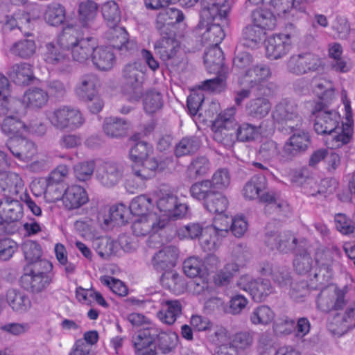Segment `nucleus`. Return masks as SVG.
I'll return each instance as SVG.
<instances>
[{"label": "nucleus", "instance_id": "obj_1", "mask_svg": "<svg viewBox=\"0 0 355 355\" xmlns=\"http://www.w3.org/2000/svg\"><path fill=\"white\" fill-rule=\"evenodd\" d=\"M235 109L231 107L224 111L214 121L211 129L214 139L225 146H232L236 141H250L259 134V127L250 123L239 125L234 118Z\"/></svg>", "mask_w": 355, "mask_h": 355}, {"label": "nucleus", "instance_id": "obj_2", "mask_svg": "<svg viewBox=\"0 0 355 355\" xmlns=\"http://www.w3.org/2000/svg\"><path fill=\"white\" fill-rule=\"evenodd\" d=\"M179 337L172 331H164L150 324L138 331L132 338V342L137 355H155L171 353L177 346Z\"/></svg>", "mask_w": 355, "mask_h": 355}, {"label": "nucleus", "instance_id": "obj_3", "mask_svg": "<svg viewBox=\"0 0 355 355\" xmlns=\"http://www.w3.org/2000/svg\"><path fill=\"white\" fill-rule=\"evenodd\" d=\"M60 43L71 50L73 59L80 63L90 60L94 50L97 46V40L89 37L78 40L76 31L71 28H64L60 35Z\"/></svg>", "mask_w": 355, "mask_h": 355}, {"label": "nucleus", "instance_id": "obj_4", "mask_svg": "<svg viewBox=\"0 0 355 355\" xmlns=\"http://www.w3.org/2000/svg\"><path fill=\"white\" fill-rule=\"evenodd\" d=\"M47 119L56 130H76L82 126L85 120L81 112L71 106H61L47 114Z\"/></svg>", "mask_w": 355, "mask_h": 355}, {"label": "nucleus", "instance_id": "obj_5", "mask_svg": "<svg viewBox=\"0 0 355 355\" xmlns=\"http://www.w3.org/2000/svg\"><path fill=\"white\" fill-rule=\"evenodd\" d=\"M7 205L0 216V234H14L19 231L22 225L20 222L24 216L22 204L17 200H6Z\"/></svg>", "mask_w": 355, "mask_h": 355}, {"label": "nucleus", "instance_id": "obj_6", "mask_svg": "<svg viewBox=\"0 0 355 355\" xmlns=\"http://www.w3.org/2000/svg\"><path fill=\"white\" fill-rule=\"evenodd\" d=\"M293 44V34L285 33H272L265 40L266 57L270 60L282 59L290 52Z\"/></svg>", "mask_w": 355, "mask_h": 355}, {"label": "nucleus", "instance_id": "obj_7", "mask_svg": "<svg viewBox=\"0 0 355 355\" xmlns=\"http://www.w3.org/2000/svg\"><path fill=\"white\" fill-rule=\"evenodd\" d=\"M348 300L345 289L325 288L318 296L317 306L324 312L342 310L348 304Z\"/></svg>", "mask_w": 355, "mask_h": 355}, {"label": "nucleus", "instance_id": "obj_8", "mask_svg": "<svg viewBox=\"0 0 355 355\" xmlns=\"http://www.w3.org/2000/svg\"><path fill=\"white\" fill-rule=\"evenodd\" d=\"M272 76V72L268 65L257 64L245 71V73L239 77L241 86L254 88L263 87Z\"/></svg>", "mask_w": 355, "mask_h": 355}, {"label": "nucleus", "instance_id": "obj_9", "mask_svg": "<svg viewBox=\"0 0 355 355\" xmlns=\"http://www.w3.org/2000/svg\"><path fill=\"white\" fill-rule=\"evenodd\" d=\"M272 117L279 123H286L291 130L297 129L302 122L297 105L287 99L282 100L277 105L272 112Z\"/></svg>", "mask_w": 355, "mask_h": 355}, {"label": "nucleus", "instance_id": "obj_10", "mask_svg": "<svg viewBox=\"0 0 355 355\" xmlns=\"http://www.w3.org/2000/svg\"><path fill=\"white\" fill-rule=\"evenodd\" d=\"M321 66L322 60L320 58L311 53L293 55L288 61L289 71L297 75L315 71Z\"/></svg>", "mask_w": 355, "mask_h": 355}, {"label": "nucleus", "instance_id": "obj_11", "mask_svg": "<svg viewBox=\"0 0 355 355\" xmlns=\"http://www.w3.org/2000/svg\"><path fill=\"white\" fill-rule=\"evenodd\" d=\"M237 285L240 288L249 291L252 299L258 302L265 300L272 291L270 281L268 279L259 278L250 281L248 276H243Z\"/></svg>", "mask_w": 355, "mask_h": 355}, {"label": "nucleus", "instance_id": "obj_12", "mask_svg": "<svg viewBox=\"0 0 355 355\" xmlns=\"http://www.w3.org/2000/svg\"><path fill=\"white\" fill-rule=\"evenodd\" d=\"M26 272L21 277V286L26 291L33 294L44 291L51 284V277L45 272L31 270L25 268Z\"/></svg>", "mask_w": 355, "mask_h": 355}, {"label": "nucleus", "instance_id": "obj_13", "mask_svg": "<svg viewBox=\"0 0 355 355\" xmlns=\"http://www.w3.org/2000/svg\"><path fill=\"white\" fill-rule=\"evenodd\" d=\"M124 166L117 162H105L96 171V178L105 187L116 186L123 177Z\"/></svg>", "mask_w": 355, "mask_h": 355}, {"label": "nucleus", "instance_id": "obj_14", "mask_svg": "<svg viewBox=\"0 0 355 355\" xmlns=\"http://www.w3.org/2000/svg\"><path fill=\"white\" fill-rule=\"evenodd\" d=\"M315 115L314 130L318 135H332L338 129L340 115L335 110L313 112Z\"/></svg>", "mask_w": 355, "mask_h": 355}, {"label": "nucleus", "instance_id": "obj_15", "mask_svg": "<svg viewBox=\"0 0 355 355\" xmlns=\"http://www.w3.org/2000/svg\"><path fill=\"white\" fill-rule=\"evenodd\" d=\"M157 207L169 218L182 217L187 209V206L179 202L178 198L173 193L162 194L157 200Z\"/></svg>", "mask_w": 355, "mask_h": 355}, {"label": "nucleus", "instance_id": "obj_16", "mask_svg": "<svg viewBox=\"0 0 355 355\" xmlns=\"http://www.w3.org/2000/svg\"><path fill=\"white\" fill-rule=\"evenodd\" d=\"M179 250L173 245L164 247L152 258V265L157 271H167L173 268L177 263Z\"/></svg>", "mask_w": 355, "mask_h": 355}, {"label": "nucleus", "instance_id": "obj_17", "mask_svg": "<svg viewBox=\"0 0 355 355\" xmlns=\"http://www.w3.org/2000/svg\"><path fill=\"white\" fill-rule=\"evenodd\" d=\"M11 78L13 82L20 87H31V89H40L41 83L39 79L33 75L31 64L21 63L12 67Z\"/></svg>", "mask_w": 355, "mask_h": 355}, {"label": "nucleus", "instance_id": "obj_18", "mask_svg": "<svg viewBox=\"0 0 355 355\" xmlns=\"http://www.w3.org/2000/svg\"><path fill=\"white\" fill-rule=\"evenodd\" d=\"M203 8L201 15L207 19H222L227 24V16L230 10V5L226 0H202Z\"/></svg>", "mask_w": 355, "mask_h": 355}, {"label": "nucleus", "instance_id": "obj_19", "mask_svg": "<svg viewBox=\"0 0 355 355\" xmlns=\"http://www.w3.org/2000/svg\"><path fill=\"white\" fill-rule=\"evenodd\" d=\"M342 100L345 106L346 120L349 124H346L344 127L343 124L342 127L338 125V129L336 132H334V139L338 142L337 147L347 144L349 142L352 137L353 129L352 127V110L351 107V102L347 98V93L345 90L342 92Z\"/></svg>", "mask_w": 355, "mask_h": 355}, {"label": "nucleus", "instance_id": "obj_20", "mask_svg": "<svg viewBox=\"0 0 355 355\" xmlns=\"http://www.w3.org/2000/svg\"><path fill=\"white\" fill-rule=\"evenodd\" d=\"M43 59L46 63L59 68L65 65L69 61L68 47L62 46L60 43V36L56 44L50 42L46 44Z\"/></svg>", "mask_w": 355, "mask_h": 355}, {"label": "nucleus", "instance_id": "obj_21", "mask_svg": "<svg viewBox=\"0 0 355 355\" xmlns=\"http://www.w3.org/2000/svg\"><path fill=\"white\" fill-rule=\"evenodd\" d=\"M340 255V251L336 247L327 248L316 253L315 263L319 268V271L315 272L314 278L317 282L319 281L318 277L320 275L329 277L331 266Z\"/></svg>", "mask_w": 355, "mask_h": 355}, {"label": "nucleus", "instance_id": "obj_22", "mask_svg": "<svg viewBox=\"0 0 355 355\" xmlns=\"http://www.w3.org/2000/svg\"><path fill=\"white\" fill-rule=\"evenodd\" d=\"M24 184L21 178L15 173H0V193L6 200L12 199L19 193Z\"/></svg>", "mask_w": 355, "mask_h": 355}, {"label": "nucleus", "instance_id": "obj_23", "mask_svg": "<svg viewBox=\"0 0 355 355\" xmlns=\"http://www.w3.org/2000/svg\"><path fill=\"white\" fill-rule=\"evenodd\" d=\"M24 100L12 96L10 90H0V115L21 116L25 113Z\"/></svg>", "mask_w": 355, "mask_h": 355}, {"label": "nucleus", "instance_id": "obj_24", "mask_svg": "<svg viewBox=\"0 0 355 355\" xmlns=\"http://www.w3.org/2000/svg\"><path fill=\"white\" fill-rule=\"evenodd\" d=\"M333 331L344 334L355 327V301L348 305L344 312L336 313L330 322Z\"/></svg>", "mask_w": 355, "mask_h": 355}, {"label": "nucleus", "instance_id": "obj_25", "mask_svg": "<svg viewBox=\"0 0 355 355\" xmlns=\"http://www.w3.org/2000/svg\"><path fill=\"white\" fill-rule=\"evenodd\" d=\"M8 148L15 157L24 162L31 160L37 153L35 144L23 137L10 139Z\"/></svg>", "mask_w": 355, "mask_h": 355}, {"label": "nucleus", "instance_id": "obj_26", "mask_svg": "<svg viewBox=\"0 0 355 355\" xmlns=\"http://www.w3.org/2000/svg\"><path fill=\"white\" fill-rule=\"evenodd\" d=\"M300 248L295 252L293 267L295 272L301 275L308 274L313 267V259L309 250L308 242L302 239Z\"/></svg>", "mask_w": 355, "mask_h": 355}, {"label": "nucleus", "instance_id": "obj_27", "mask_svg": "<svg viewBox=\"0 0 355 355\" xmlns=\"http://www.w3.org/2000/svg\"><path fill=\"white\" fill-rule=\"evenodd\" d=\"M164 226V221H157L154 216H141L133 222L132 230L137 236H144L151 232H157Z\"/></svg>", "mask_w": 355, "mask_h": 355}, {"label": "nucleus", "instance_id": "obj_28", "mask_svg": "<svg viewBox=\"0 0 355 355\" xmlns=\"http://www.w3.org/2000/svg\"><path fill=\"white\" fill-rule=\"evenodd\" d=\"M94 66L101 71L110 70L115 63V55L109 46H98L94 50L91 58Z\"/></svg>", "mask_w": 355, "mask_h": 355}, {"label": "nucleus", "instance_id": "obj_29", "mask_svg": "<svg viewBox=\"0 0 355 355\" xmlns=\"http://www.w3.org/2000/svg\"><path fill=\"white\" fill-rule=\"evenodd\" d=\"M88 200L87 192L80 186L71 185L64 190L63 204L69 210L80 207L86 204Z\"/></svg>", "mask_w": 355, "mask_h": 355}, {"label": "nucleus", "instance_id": "obj_30", "mask_svg": "<svg viewBox=\"0 0 355 355\" xmlns=\"http://www.w3.org/2000/svg\"><path fill=\"white\" fill-rule=\"evenodd\" d=\"M162 308L157 313V318L164 324H173L182 314V306L178 300H163Z\"/></svg>", "mask_w": 355, "mask_h": 355}, {"label": "nucleus", "instance_id": "obj_31", "mask_svg": "<svg viewBox=\"0 0 355 355\" xmlns=\"http://www.w3.org/2000/svg\"><path fill=\"white\" fill-rule=\"evenodd\" d=\"M130 124L128 121L118 117H109L104 120L103 132L112 138H121L127 135Z\"/></svg>", "mask_w": 355, "mask_h": 355}, {"label": "nucleus", "instance_id": "obj_32", "mask_svg": "<svg viewBox=\"0 0 355 355\" xmlns=\"http://www.w3.org/2000/svg\"><path fill=\"white\" fill-rule=\"evenodd\" d=\"M223 53L218 45L211 46L205 52L204 63L209 73H219L223 71Z\"/></svg>", "mask_w": 355, "mask_h": 355}, {"label": "nucleus", "instance_id": "obj_33", "mask_svg": "<svg viewBox=\"0 0 355 355\" xmlns=\"http://www.w3.org/2000/svg\"><path fill=\"white\" fill-rule=\"evenodd\" d=\"M179 48V42L173 37H163L154 44V50L164 61L173 58Z\"/></svg>", "mask_w": 355, "mask_h": 355}, {"label": "nucleus", "instance_id": "obj_34", "mask_svg": "<svg viewBox=\"0 0 355 355\" xmlns=\"http://www.w3.org/2000/svg\"><path fill=\"white\" fill-rule=\"evenodd\" d=\"M6 302L15 312L24 313L31 307L28 296L17 289H9L6 293Z\"/></svg>", "mask_w": 355, "mask_h": 355}, {"label": "nucleus", "instance_id": "obj_35", "mask_svg": "<svg viewBox=\"0 0 355 355\" xmlns=\"http://www.w3.org/2000/svg\"><path fill=\"white\" fill-rule=\"evenodd\" d=\"M251 21L263 31H272L277 26L275 15L267 9H256L252 12Z\"/></svg>", "mask_w": 355, "mask_h": 355}, {"label": "nucleus", "instance_id": "obj_36", "mask_svg": "<svg viewBox=\"0 0 355 355\" xmlns=\"http://www.w3.org/2000/svg\"><path fill=\"white\" fill-rule=\"evenodd\" d=\"M211 19L213 23L209 26L202 34V39L209 42L211 46H218L225 37L224 27L228 26L229 20L227 18V24H224L222 19Z\"/></svg>", "mask_w": 355, "mask_h": 355}, {"label": "nucleus", "instance_id": "obj_37", "mask_svg": "<svg viewBox=\"0 0 355 355\" xmlns=\"http://www.w3.org/2000/svg\"><path fill=\"white\" fill-rule=\"evenodd\" d=\"M76 96L93 114L99 113L104 106V101L96 90H77Z\"/></svg>", "mask_w": 355, "mask_h": 355}, {"label": "nucleus", "instance_id": "obj_38", "mask_svg": "<svg viewBox=\"0 0 355 355\" xmlns=\"http://www.w3.org/2000/svg\"><path fill=\"white\" fill-rule=\"evenodd\" d=\"M265 35V31L251 21V24L247 25L243 29L242 41L245 46L255 49L260 46Z\"/></svg>", "mask_w": 355, "mask_h": 355}, {"label": "nucleus", "instance_id": "obj_39", "mask_svg": "<svg viewBox=\"0 0 355 355\" xmlns=\"http://www.w3.org/2000/svg\"><path fill=\"white\" fill-rule=\"evenodd\" d=\"M162 286L175 293H181L185 289V282L182 276L175 270L165 271L160 278Z\"/></svg>", "mask_w": 355, "mask_h": 355}, {"label": "nucleus", "instance_id": "obj_40", "mask_svg": "<svg viewBox=\"0 0 355 355\" xmlns=\"http://www.w3.org/2000/svg\"><path fill=\"white\" fill-rule=\"evenodd\" d=\"M141 166L132 168L133 174L142 180L151 179L155 175L157 170L164 169L161 164H159L155 158L146 159Z\"/></svg>", "mask_w": 355, "mask_h": 355}, {"label": "nucleus", "instance_id": "obj_41", "mask_svg": "<svg viewBox=\"0 0 355 355\" xmlns=\"http://www.w3.org/2000/svg\"><path fill=\"white\" fill-rule=\"evenodd\" d=\"M266 188V178L261 175H254L245 184L243 189V194L246 199L254 200L257 198L260 193Z\"/></svg>", "mask_w": 355, "mask_h": 355}, {"label": "nucleus", "instance_id": "obj_42", "mask_svg": "<svg viewBox=\"0 0 355 355\" xmlns=\"http://www.w3.org/2000/svg\"><path fill=\"white\" fill-rule=\"evenodd\" d=\"M200 148V140L195 136L183 137L175 147V155L178 157L196 153Z\"/></svg>", "mask_w": 355, "mask_h": 355}, {"label": "nucleus", "instance_id": "obj_43", "mask_svg": "<svg viewBox=\"0 0 355 355\" xmlns=\"http://www.w3.org/2000/svg\"><path fill=\"white\" fill-rule=\"evenodd\" d=\"M229 205L227 198L221 191H216L204 203V207L212 214H224Z\"/></svg>", "mask_w": 355, "mask_h": 355}, {"label": "nucleus", "instance_id": "obj_44", "mask_svg": "<svg viewBox=\"0 0 355 355\" xmlns=\"http://www.w3.org/2000/svg\"><path fill=\"white\" fill-rule=\"evenodd\" d=\"M216 191L209 180H203L193 183L189 189L192 198L204 203Z\"/></svg>", "mask_w": 355, "mask_h": 355}, {"label": "nucleus", "instance_id": "obj_45", "mask_svg": "<svg viewBox=\"0 0 355 355\" xmlns=\"http://www.w3.org/2000/svg\"><path fill=\"white\" fill-rule=\"evenodd\" d=\"M211 164L206 156H198L189 164L187 175L191 179H197L205 175L210 170Z\"/></svg>", "mask_w": 355, "mask_h": 355}, {"label": "nucleus", "instance_id": "obj_46", "mask_svg": "<svg viewBox=\"0 0 355 355\" xmlns=\"http://www.w3.org/2000/svg\"><path fill=\"white\" fill-rule=\"evenodd\" d=\"M275 317V312L267 305H260L256 307L249 315L252 324L264 326L270 324L274 320Z\"/></svg>", "mask_w": 355, "mask_h": 355}, {"label": "nucleus", "instance_id": "obj_47", "mask_svg": "<svg viewBox=\"0 0 355 355\" xmlns=\"http://www.w3.org/2000/svg\"><path fill=\"white\" fill-rule=\"evenodd\" d=\"M184 19L183 12L175 8H168L160 12L157 17V28L161 29L166 25H173L182 21Z\"/></svg>", "mask_w": 355, "mask_h": 355}, {"label": "nucleus", "instance_id": "obj_48", "mask_svg": "<svg viewBox=\"0 0 355 355\" xmlns=\"http://www.w3.org/2000/svg\"><path fill=\"white\" fill-rule=\"evenodd\" d=\"M137 62L127 64L123 70V78L127 85L134 89L140 87L144 81V73L139 69Z\"/></svg>", "mask_w": 355, "mask_h": 355}, {"label": "nucleus", "instance_id": "obj_49", "mask_svg": "<svg viewBox=\"0 0 355 355\" xmlns=\"http://www.w3.org/2000/svg\"><path fill=\"white\" fill-rule=\"evenodd\" d=\"M1 130L3 133L10 137H17L22 134V130L26 127L23 121H21L16 116H6L1 124Z\"/></svg>", "mask_w": 355, "mask_h": 355}, {"label": "nucleus", "instance_id": "obj_50", "mask_svg": "<svg viewBox=\"0 0 355 355\" xmlns=\"http://www.w3.org/2000/svg\"><path fill=\"white\" fill-rule=\"evenodd\" d=\"M232 218L225 213L216 214L213 224L208 227V231L212 234H216L223 238L226 237L230 232Z\"/></svg>", "mask_w": 355, "mask_h": 355}, {"label": "nucleus", "instance_id": "obj_51", "mask_svg": "<svg viewBox=\"0 0 355 355\" xmlns=\"http://www.w3.org/2000/svg\"><path fill=\"white\" fill-rule=\"evenodd\" d=\"M48 98L46 90H26L23 96L24 105L33 109H40L46 105Z\"/></svg>", "mask_w": 355, "mask_h": 355}, {"label": "nucleus", "instance_id": "obj_52", "mask_svg": "<svg viewBox=\"0 0 355 355\" xmlns=\"http://www.w3.org/2000/svg\"><path fill=\"white\" fill-rule=\"evenodd\" d=\"M143 105L147 114H154L162 105L161 94L157 90H145L143 96Z\"/></svg>", "mask_w": 355, "mask_h": 355}, {"label": "nucleus", "instance_id": "obj_53", "mask_svg": "<svg viewBox=\"0 0 355 355\" xmlns=\"http://www.w3.org/2000/svg\"><path fill=\"white\" fill-rule=\"evenodd\" d=\"M97 4L92 1L81 2L79 5L78 12L80 19L84 26H89L97 16Z\"/></svg>", "mask_w": 355, "mask_h": 355}, {"label": "nucleus", "instance_id": "obj_54", "mask_svg": "<svg viewBox=\"0 0 355 355\" xmlns=\"http://www.w3.org/2000/svg\"><path fill=\"white\" fill-rule=\"evenodd\" d=\"M153 207V200L146 195L135 198L130 202V211L133 215L147 216L146 214Z\"/></svg>", "mask_w": 355, "mask_h": 355}, {"label": "nucleus", "instance_id": "obj_55", "mask_svg": "<svg viewBox=\"0 0 355 355\" xmlns=\"http://www.w3.org/2000/svg\"><path fill=\"white\" fill-rule=\"evenodd\" d=\"M302 239H297L290 232H280V238L279 241L278 251L284 253H288L298 250Z\"/></svg>", "mask_w": 355, "mask_h": 355}, {"label": "nucleus", "instance_id": "obj_56", "mask_svg": "<svg viewBox=\"0 0 355 355\" xmlns=\"http://www.w3.org/2000/svg\"><path fill=\"white\" fill-rule=\"evenodd\" d=\"M65 14L64 6L60 3H53L47 8L45 19L51 26H58L64 22Z\"/></svg>", "mask_w": 355, "mask_h": 355}, {"label": "nucleus", "instance_id": "obj_57", "mask_svg": "<svg viewBox=\"0 0 355 355\" xmlns=\"http://www.w3.org/2000/svg\"><path fill=\"white\" fill-rule=\"evenodd\" d=\"M102 15L109 27L119 24L121 12L119 6L114 1L105 2L101 8Z\"/></svg>", "mask_w": 355, "mask_h": 355}, {"label": "nucleus", "instance_id": "obj_58", "mask_svg": "<svg viewBox=\"0 0 355 355\" xmlns=\"http://www.w3.org/2000/svg\"><path fill=\"white\" fill-rule=\"evenodd\" d=\"M128 34L124 28L118 24L109 27L107 33V38L112 45L116 49H121L128 42Z\"/></svg>", "mask_w": 355, "mask_h": 355}, {"label": "nucleus", "instance_id": "obj_59", "mask_svg": "<svg viewBox=\"0 0 355 355\" xmlns=\"http://www.w3.org/2000/svg\"><path fill=\"white\" fill-rule=\"evenodd\" d=\"M253 333L241 331L236 333L231 338L230 348L236 350H245L250 348L253 343Z\"/></svg>", "mask_w": 355, "mask_h": 355}, {"label": "nucleus", "instance_id": "obj_60", "mask_svg": "<svg viewBox=\"0 0 355 355\" xmlns=\"http://www.w3.org/2000/svg\"><path fill=\"white\" fill-rule=\"evenodd\" d=\"M190 95L187 97V105L189 113L191 116H195L197 114L199 116L202 115V107L205 100V96L202 90H191Z\"/></svg>", "mask_w": 355, "mask_h": 355}, {"label": "nucleus", "instance_id": "obj_61", "mask_svg": "<svg viewBox=\"0 0 355 355\" xmlns=\"http://www.w3.org/2000/svg\"><path fill=\"white\" fill-rule=\"evenodd\" d=\"M250 114L257 118H263L266 116L271 109L269 100L265 97H257L250 103Z\"/></svg>", "mask_w": 355, "mask_h": 355}, {"label": "nucleus", "instance_id": "obj_62", "mask_svg": "<svg viewBox=\"0 0 355 355\" xmlns=\"http://www.w3.org/2000/svg\"><path fill=\"white\" fill-rule=\"evenodd\" d=\"M263 275H267L272 272L273 280L277 283L279 286L284 287L292 284V277L289 268L286 266H279L272 272L271 268L266 269L262 268Z\"/></svg>", "mask_w": 355, "mask_h": 355}, {"label": "nucleus", "instance_id": "obj_63", "mask_svg": "<svg viewBox=\"0 0 355 355\" xmlns=\"http://www.w3.org/2000/svg\"><path fill=\"white\" fill-rule=\"evenodd\" d=\"M36 51V44L32 39H24L16 42L11 48V51L21 58L32 56Z\"/></svg>", "mask_w": 355, "mask_h": 355}, {"label": "nucleus", "instance_id": "obj_64", "mask_svg": "<svg viewBox=\"0 0 355 355\" xmlns=\"http://www.w3.org/2000/svg\"><path fill=\"white\" fill-rule=\"evenodd\" d=\"M22 250L26 260L31 265L37 262L41 258L42 254L40 245L33 241L24 242L22 245Z\"/></svg>", "mask_w": 355, "mask_h": 355}]
</instances>
